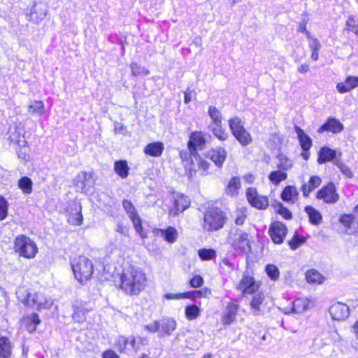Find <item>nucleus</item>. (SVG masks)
Masks as SVG:
<instances>
[{
    "mask_svg": "<svg viewBox=\"0 0 358 358\" xmlns=\"http://www.w3.org/2000/svg\"><path fill=\"white\" fill-rule=\"evenodd\" d=\"M120 289L126 294L138 296L145 289L147 283L145 273L139 268L130 266L120 275Z\"/></svg>",
    "mask_w": 358,
    "mask_h": 358,
    "instance_id": "nucleus-1",
    "label": "nucleus"
},
{
    "mask_svg": "<svg viewBox=\"0 0 358 358\" xmlns=\"http://www.w3.org/2000/svg\"><path fill=\"white\" fill-rule=\"evenodd\" d=\"M17 298L24 306L37 309H48L53 304L50 298H47L39 292L31 293L24 287H19L16 291Z\"/></svg>",
    "mask_w": 358,
    "mask_h": 358,
    "instance_id": "nucleus-2",
    "label": "nucleus"
},
{
    "mask_svg": "<svg viewBox=\"0 0 358 358\" xmlns=\"http://www.w3.org/2000/svg\"><path fill=\"white\" fill-rule=\"evenodd\" d=\"M76 278L81 283L89 280L94 273L92 262L85 256H80L71 262Z\"/></svg>",
    "mask_w": 358,
    "mask_h": 358,
    "instance_id": "nucleus-3",
    "label": "nucleus"
},
{
    "mask_svg": "<svg viewBox=\"0 0 358 358\" xmlns=\"http://www.w3.org/2000/svg\"><path fill=\"white\" fill-rule=\"evenodd\" d=\"M226 220L224 212L220 208H213L205 213L202 226L208 231H217L223 227Z\"/></svg>",
    "mask_w": 358,
    "mask_h": 358,
    "instance_id": "nucleus-4",
    "label": "nucleus"
},
{
    "mask_svg": "<svg viewBox=\"0 0 358 358\" xmlns=\"http://www.w3.org/2000/svg\"><path fill=\"white\" fill-rule=\"evenodd\" d=\"M14 250L20 256L25 258H33L38 252L36 244L29 237L24 235H19L14 241Z\"/></svg>",
    "mask_w": 358,
    "mask_h": 358,
    "instance_id": "nucleus-5",
    "label": "nucleus"
},
{
    "mask_svg": "<svg viewBox=\"0 0 358 358\" xmlns=\"http://www.w3.org/2000/svg\"><path fill=\"white\" fill-rule=\"evenodd\" d=\"M229 127L232 135L243 147L250 144L252 141L251 134L244 127L243 122L238 117H234L229 120Z\"/></svg>",
    "mask_w": 358,
    "mask_h": 358,
    "instance_id": "nucleus-6",
    "label": "nucleus"
},
{
    "mask_svg": "<svg viewBox=\"0 0 358 358\" xmlns=\"http://www.w3.org/2000/svg\"><path fill=\"white\" fill-rule=\"evenodd\" d=\"M249 234L240 229L233 230L228 238L231 246L240 251L248 253L251 250L250 242L248 238Z\"/></svg>",
    "mask_w": 358,
    "mask_h": 358,
    "instance_id": "nucleus-7",
    "label": "nucleus"
},
{
    "mask_svg": "<svg viewBox=\"0 0 358 358\" xmlns=\"http://www.w3.org/2000/svg\"><path fill=\"white\" fill-rule=\"evenodd\" d=\"M81 203L77 201H71L66 208V217L68 222L74 226H80L83 223V215L81 213Z\"/></svg>",
    "mask_w": 358,
    "mask_h": 358,
    "instance_id": "nucleus-8",
    "label": "nucleus"
},
{
    "mask_svg": "<svg viewBox=\"0 0 358 358\" xmlns=\"http://www.w3.org/2000/svg\"><path fill=\"white\" fill-rule=\"evenodd\" d=\"M246 198L249 203L257 209H266L268 206L267 196L259 194L255 187L247 189Z\"/></svg>",
    "mask_w": 358,
    "mask_h": 358,
    "instance_id": "nucleus-9",
    "label": "nucleus"
},
{
    "mask_svg": "<svg viewBox=\"0 0 358 358\" xmlns=\"http://www.w3.org/2000/svg\"><path fill=\"white\" fill-rule=\"evenodd\" d=\"M206 143V134L196 131L190 134L187 148L192 154L196 155L197 150H202L205 148Z\"/></svg>",
    "mask_w": 358,
    "mask_h": 358,
    "instance_id": "nucleus-10",
    "label": "nucleus"
},
{
    "mask_svg": "<svg viewBox=\"0 0 358 358\" xmlns=\"http://www.w3.org/2000/svg\"><path fill=\"white\" fill-rule=\"evenodd\" d=\"M287 228L285 224L281 222H275L272 223L268 229V234L275 244H281L287 234Z\"/></svg>",
    "mask_w": 358,
    "mask_h": 358,
    "instance_id": "nucleus-11",
    "label": "nucleus"
},
{
    "mask_svg": "<svg viewBox=\"0 0 358 358\" xmlns=\"http://www.w3.org/2000/svg\"><path fill=\"white\" fill-rule=\"evenodd\" d=\"M180 157L185 168L186 174L189 178H192L196 172V164L194 162V159L197 160L198 153L196 152V155L192 154L187 149V150H181Z\"/></svg>",
    "mask_w": 358,
    "mask_h": 358,
    "instance_id": "nucleus-12",
    "label": "nucleus"
},
{
    "mask_svg": "<svg viewBox=\"0 0 358 358\" xmlns=\"http://www.w3.org/2000/svg\"><path fill=\"white\" fill-rule=\"evenodd\" d=\"M316 197L327 203H334L338 200L339 195L336 193L334 184L329 182L317 192Z\"/></svg>",
    "mask_w": 358,
    "mask_h": 358,
    "instance_id": "nucleus-13",
    "label": "nucleus"
},
{
    "mask_svg": "<svg viewBox=\"0 0 358 358\" xmlns=\"http://www.w3.org/2000/svg\"><path fill=\"white\" fill-rule=\"evenodd\" d=\"M8 134V140L11 143L18 145L20 147H25L27 145V142L24 136V129L21 124H15L10 127Z\"/></svg>",
    "mask_w": 358,
    "mask_h": 358,
    "instance_id": "nucleus-14",
    "label": "nucleus"
},
{
    "mask_svg": "<svg viewBox=\"0 0 358 358\" xmlns=\"http://www.w3.org/2000/svg\"><path fill=\"white\" fill-rule=\"evenodd\" d=\"M73 182L78 191L87 193L90 189L92 175L86 171H81L75 177Z\"/></svg>",
    "mask_w": 358,
    "mask_h": 358,
    "instance_id": "nucleus-15",
    "label": "nucleus"
},
{
    "mask_svg": "<svg viewBox=\"0 0 358 358\" xmlns=\"http://www.w3.org/2000/svg\"><path fill=\"white\" fill-rule=\"evenodd\" d=\"M329 311L332 318L335 320H343L350 314L349 307L341 302H336L331 305Z\"/></svg>",
    "mask_w": 358,
    "mask_h": 358,
    "instance_id": "nucleus-16",
    "label": "nucleus"
},
{
    "mask_svg": "<svg viewBox=\"0 0 358 358\" xmlns=\"http://www.w3.org/2000/svg\"><path fill=\"white\" fill-rule=\"evenodd\" d=\"M344 129L343 124L335 117H329L327 121L321 125L318 129V133L329 131L334 134L341 132Z\"/></svg>",
    "mask_w": 358,
    "mask_h": 358,
    "instance_id": "nucleus-17",
    "label": "nucleus"
},
{
    "mask_svg": "<svg viewBox=\"0 0 358 358\" xmlns=\"http://www.w3.org/2000/svg\"><path fill=\"white\" fill-rule=\"evenodd\" d=\"M258 288L254 278L247 275L243 276L238 285V289L242 290L244 295L253 294Z\"/></svg>",
    "mask_w": 358,
    "mask_h": 358,
    "instance_id": "nucleus-18",
    "label": "nucleus"
},
{
    "mask_svg": "<svg viewBox=\"0 0 358 358\" xmlns=\"http://www.w3.org/2000/svg\"><path fill=\"white\" fill-rule=\"evenodd\" d=\"M227 151L222 147H216L208 152V157L217 166L222 167L227 158Z\"/></svg>",
    "mask_w": 358,
    "mask_h": 358,
    "instance_id": "nucleus-19",
    "label": "nucleus"
},
{
    "mask_svg": "<svg viewBox=\"0 0 358 358\" xmlns=\"http://www.w3.org/2000/svg\"><path fill=\"white\" fill-rule=\"evenodd\" d=\"M190 204V201L187 196L180 195L174 200V207L169 210V215L176 216L179 213L183 212Z\"/></svg>",
    "mask_w": 358,
    "mask_h": 358,
    "instance_id": "nucleus-20",
    "label": "nucleus"
},
{
    "mask_svg": "<svg viewBox=\"0 0 358 358\" xmlns=\"http://www.w3.org/2000/svg\"><path fill=\"white\" fill-rule=\"evenodd\" d=\"M48 11L46 3L43 2L35 3L30 14L31 19L36 22H39L45 17Z\"/></svg>",
    "mask_w": 358,
    "mask_h": 358,
    "instance_id": "nucleus-21",
    "label": "nucleus"
},
{
    "mask_svg": "<svg viewBox=\"0 0 358 358\" xmlns=\"http://www.w3.org/2000/svg\"><path fill=\"white\" fill-rule=\"evenodd\" d=\"M159 322V336H170L176 328V322L172 318H163Z\"/></svg>",
    "mask_w": 358,
    "mask_h": 358,
    "instance_id": "nucleus-22",
    "label": "nucleus"
},
{
    "mask_svg": "<svg viewBox=\"0 0 358 358\" xmlns=\"http://www.w3.org/2000/svg\"><path fill=\"white\" fill-rule=\"evenodd\" d=\"M358 87V77L349 76L344 82L339 83L336 85L337 90L341 93H346Z\"/></svg>",
    "mask_w": 358,
    "mask_h": 358,
    "instance_id": "nucleus-23",
    "label": "nucleus"
},
{
    "mask_svg": "<svg viewBox=\"0 0 358 358\" xmlns=\"http://www.w3.org/2000/svg\"><path fill=\"white\" fill-rule=\"evenodd\" d=\"M164 150V145L162 142L156 141L148 143L144 148V152L151 157H160Z\"/></svg>",
    "mask_w": 358,
    "mask_h": 358,
    "instance_id": "nucleus-24",
    "label": "nucleus"
},
{
    "mask_svg": "<svg viewBox=\"0 0 358 358\" xmlns=\"http://www.w3.org/2000/svg\"><path fill=\"white\" fill-rule=\"evenodd\" d=\"M295 132L297 134L300 145L303 151H309L313 145V141L310 137L306 134L304 131L299 126L294 127Z\"/></svg>",
    "mask_w": 358,
    "mask_h": 358,
    "instance_id": "nucleus-25",
    "label": "nucleus"
},
{
    "mask_svg": "<svg viewBox=\"0 0 358 358\" xmlns=\"http://www.w3.org/2000/svg\"><path fill=\"white\" fill-rule=\"evenodd\" d=\"M238 309V305L235 303L227 304L222 316V322L224 324H230L234 321Z\"/></svg>",
    "mask_w": 358,
    "mask_h": 358,
    "instance_id": "nucleus-26",
    "label": "nucleus"
},
{
    "mask_svg": "<svg viewBox=\"0 0 358 358\" xmlns=\"http://www.w3.org/2000/svg\"><path fill=\"white\" fill-rule=\"evenodd\" d=\"M318 155L317 162L320 164H322L335 159L336 157V152L335 150L324 146L320 148Z\"/></svg>",
    "mask_w": 358,
    "mask_h": 358,
    "instance_id": "nucleus-27",
    "label": "nucleus"
},
{
    "mask_svg": "<svg viewBox=\"0 0 358 358\" xmlns=\"http://www.w3.org/2000/svg\"><path fill=\"white\" fill-rule=\"evenodd\" d=\"M156 233L157 235L162 236L166 241L170 243H174L178 238V231L176 229L173 227H169L165 229H157Z\"/></svg>",
    "mask_w": 358,
    "mask_h": 358,
    "instance_id": "nucleus-28",
    "label": "nucleus"
},
{
    "mask_svg": "<svg viewBox=\"0 0 358 358\" xmlns=\"http://www.w3.org/2000/svg\"><path fill=\"white\" fill-rule=\"evenodd\" d=\"M299 192L296 188L292 185L286 186L281 193V199L282 201L294 203L297 199Z\"/></svg>",
    "mask_w": 358,
    "mask_h": 358,
    "instance_id": "nucleus-29",
    "label": "nucleus"
},
{
    "mask_svg": "<svg viewBox=\"0 0 358 358\" xmlns=\"http://www.w3.org/2000/svg\"><path fill=\"white\" fill-rule=\"evenodd\" d=\"M321 179L319 176H313L309 179L308 184L305 183L301 187L303 195L308 197L309 194L321 184Z\"/></svg>",
    "mask_w": 358,
    "mask_h": 358,
    "instance_id": "nucleus-30",
    "label": "nucleus"
},
{
    "mask_svg": "<svg viewBox=\"0 0 358 358\" xmlns=\"http://www.w3.org/2000/svg\"><path fill=\"white\" fill-rule=\"evenodd\" d=\"M27 112L31 115L41 116L45 113V106L42 101H30L27 106Z\"/></svg>",
    "mask_w": 358,
    "mask_h": 358,
    "instance_id": "nucleus-31",
    "label": "nucleus"
},
{
    "mask_svg": "<svg viewBox=\"0 0 358 358\" xmlns=\"http://www.w3.org/2000/svg\"><path fill=\"white\" fill-rule=\"evenodd\" d=\"M12 348V344L8 338L0 336V358H10Z\"/></svg>",
    "mask_w": 358,
    "mask_h": 358,
    "instance_id": "nucleus-32",
    "label": "nucleus"
},
{
    "mask_svg": "<svg viewBox=\"0 0 358 358\" xmlns=\"http://www.w3.org/2000/svg\"><path fill=\"white\" fill-rule=\"evenodd\" d=\"M309 301L306 298H299L295 299L291 306V312L300 314L308 308Z\"/></svg>",
    "mask_w": 358,
    "mask_h": 358,
    "instance_id": "nucleus-33",
    "label": "nucleus"
},
{
    "mask_svg": "<svg viewBox=\"0 0 358 358\" xmlns=\"http://www.w3.org/2000/svg\"><path fill=\"white\" fill-rule=\"evenodd\" d=\"M305 212L308 214L310 222L313 225H319L322 220L321 213L311 206L305 207Z\"/></svg>",
    "mask_w": 358,
    "mask_h": 358,
    "instance_id": "nucleus-34",
    "label": "nucleus"
},
{
    "mask_svg": "<svg viewBox=\"0 0 358 358\" xmlns=\"http://www.w3.org/2000/svg\"><path fill=\"white\" fill-rule=\"evenodd\" d=\"M208 128L213 134L221 141H227L229 136L226 129L222 127V124L209 125Z\"/></svg>",
    "mask_w": 358,
    "mask_h": 358,
    "instance_id": "nucleus-35",
    "label": "nucleus"
},
{
    "mask_svg": "<svg viewBox=\"0 0 358 358\" xmlns=\"http://www.w3.org/2000/svg\"><path fill=\"white\" fill-rule=\"evenodd\" d=\"M114 171L122 178H125L129 175V167L125 160H118L114 163Z\"/></svg>",
    "mask_w": 358,
    "mask_h": 358,
    "instance_id": "nucleus-36",
    "label": "nucleus"
},
{
    "mask_svg": "<svg viewBox=\"0 0 358 358\" xmlns=\"http://www.w3.org/2000/svg\"><path fill=\"white\" fill-rule=\"evenodd\" d=\"M241 187V182L238 177H233L229 181L226 187L225 192L227 195L231 196H235L238 194V191Z\"/></svg>",
    "mask_w": 358,
    "mask_h": 358,
    "instance_id": "nucleus-37",
    "label": "nucleus"
},
{
    "mask_svg": "<svg viewBox=\"0 0 358 358\" xmlns=\"http://www.w3.org/2000/svg\"><path fill=\"white\" fill-rule=\"evenodd\" d=\"M265 299L264 295L262 293L255 294L250 302L251 308L253 310L254 315H260L261 308L260 306Z\"/></svg>",
    "mask_w": 358,
    "mask_h": 358,
    "instance_id": "nucleus-38",
    "label": "nucleus"
},
{
    "mask_svg": "<svg viewBox=\"0 0 358 358\" xmlns=\"http://www.w3.org/2000/svg\"><path fill=\"white\" fill-rule=\"evenodd\" d=\"M107 203H103V210L109 215H114L117 208V200L114 196H106Z\"/></svg>",
    "mask_w": 358,
    "mask_h": 358,
    "instance_id": "nucleus-39",
    "label": "nucleus"
},
{
    "mask_svg": "<svg viewBox=\"0 0 358 358\" xmlns=\"http://www.w3.org/2000/svg\"><path fill=\"white\" fill-rule=\"evenodd\" d=\"M208 113L212 121L210 125H217L222 124V113L215 106H210L208 107Z\"/></svg>",
    "mask_w": 358,
    "mask_h": 358,
    "instance_id": "nucleus-40",
    "label": "nucleus"
},
{
    "mask_svg": "<svg viewBox=\"0 0 358 358\" xmlns=\"http://www.w3.org/2000/svg\"><path fill=\"white\" fill-rule=\"evenodd\" d=\"M287 174L281 170L273 171L268 175V180L275 185H278L280 182L286 180Z\"/></svg>",
    "mask_w": 358,
    "mask_h": 358,
    "instance_id": "nucleus-41",
    "label": "nucleus"
},
{
    "mask_svg": "<svg viewBox=\"0 0 358 358\" xmlns=\"http://www.w3.org/2000/svg\"><path fill=\"white\" fill-rule=\"evenodd\" d=\"M18 187L24 194H31L32 192L33 182L29 177L24 176L18 180Z\"/></svg>",
    "mask_w": 358,
    "mask_h": 358,
    "instance_id": "nucleus-42",
    "label": "nucleus"
},
{
    "mask_svg": "<svg viewBox=\"0 0 358 358\" xmlns=\"http://www.w3.org/2000/svg\"><path fill=\"white\" fill-rule=\"evenodd\" d=\"M306 278L308 282L322 283L323 282V276L316 270H308L306 273Z\"/></svg>",
    "mask_w": 358,
    "mask_h": 358,
    "instance_id": "nucleus-43",
    "label": "nucleus"
},
{
    "mask_svg": "<svg viewBox=\"0 0 358 358\" xmlns=\"http://www.w3.org/2000/svg\"><path fill=\"white\" fill-rule=\"evenodd\" d=\"M278 158L279 162L277 165V167L278 168L279 170L287 171L292 167V166H293L292 161L290 160L286 156L280 155H278Z\"/></svg>",
    "mask_w": 358,
    "mask_h": 358,
    "instance_id": "nucleus-44",
    "label": "nucleus"
},
{
    "mask_svg": "<svg viewBox=\"0 0 358 358\" xmlns=\"http://www.w3.org/2000/svg\"><path fill=\"white\" fill-rule=\"evenodd\" d=\"M198 255L203 261L211 260L216 257V251L211 248H202L198 251Z\"/></svg>",
    "mask_w": 358,
    "mask_h": 358,
    "instance_id": "nucleus-45",
    "label": "nucleus"
},
{
    "mask_svg": "<svg viewBox=\"0 0 358 358\" xmlns=\"http://www.w3.org/2000/svg\"><path fill=\"white\" fill-rule=\"evenodd\" d=\"M148 343V341L143 337L135 338L134 336L130 337L129 345L131 349L137 351L141 345H146Z\"/></svg>",
    "mask_w": 358,
    "mask_h": 358,
    "instance_id": "nucleus-46",
    "label": "nucleus"
},
{
    "mask_svg": "<svg viewBox=\"0 0 358 358\" xmlns=\"http://www.w3.org/2000/svg\"><path fill=\"white\" fill-rule=\"evenodd\" d=\"M131 70L133 76H147L150 73L148 69H146L144 66H140L135 62H132L131 64Z\"/></svg>",
    "mask_w": 358,
    "mask_h": 358,
    "instance_id": "nucleus-47",
    "label": "nucleus"
},
{
    "mask_svg": "<svg viewBox=\"0 0 358 358\" xmlns=\"http://www.w3.org/2000/svg\"><path fill=\"white\" fill-rule=\"evenodd\" d=\"M200 314V309L196 305L187 306L185 308V315L189 320L196 319Z\"/></svg>",
    "mask_w": 358,
    "mask_h": 358,
    "instance_id": "nucleus-48",
    "label": "nucleus"
},
{
    "mask_svg": "<svg viewBox=\"0 0 358 358\" xmlns=\"http://www.w3.org/2000/svg\"><path fill=\"white\" fill-rule=\"evenodd\" d=\"M355 220V217L352 214H343L339 217V222L347 228V230L351 229Z\"/></svg>",
    "mask_w": 358,
    "mask_h": 358,
    "instance_id": "nucleus-49",
    "label": "nucleus"
},
{
    "mask_svg": "<svg viewBox=\"0 0 358 358\" xmlns=\"http://www.w3.org/2000/svg\"><path fill=\"white\" fill-rule=\"evenodd\" d=\"M129 341L130 338H127L125 336H120L116 340L115 345L118 350L122 352L127 349V346L130 347Z\"/></svg>",
    "mask_w": 358,
    "mask_h": 358,
    "instance_id": "nucleus-50",
    "label": "nucleus"
},
{
    "mask_svg": "<svg viewBox=\"0 0 358 358\" xmlns=\"http://www.w3.org/2000/svg\"><path fill=\"white\" fill-rule=\"evenodd\" d=\"M266 272L268 276L273 280L278 279L280 271L278 268L273 264H268L266 267Z\"/></svg>",
    "mask_w": 358,
    "mask_h": 358,
    "instance_id": "nucleus-51",
    "label": "nucleus"
},
{
    "mask_svg": "<svg viewBox=\"0 0 358 358\" xmlns=\"http://www.w3.org/2000/svg\"><path fill=\"white\" fill-rule=\"evenodd\" d=\"M122 206L129 217H134L137 213L136 208L131 201L124 199L122 201Z\"/></svg>",
    "mask_w": 358,
    "mask_h": 358,
    "instance_id": "nucleus-52",
    "label": "nucleus"
},
{
    "mask_svg": "<svg viewBox=\"0 0 358 358\" xmlns=\"http://www.w3.org/2000/svg\"><path fill=\"white\" fill-rule=\"evenodd\" d=\"M8 207V201L3 196L0 195V220H3L7 217Z\"/></svg>",
    "mask_w": 358,
    "mask_h": 358,
    "instance_id": "nucleus-53",
    "label": "nucleus"
},
{
    "mask_svg": "<svg viewBox=\"0 0 358 358\" xmlns=\"http://www.w3.org/2000/svg\"><path fill=\"white\" fill-rule=\"evenodd\" d=\"M335 164L339 168L341 173L346 177L351 178L353 177V173L351 169L341 161L336 160Z\"/></svg>",
    "mask_w": 358,
    "mask_h": 358,
    "instance_id": "nucleus-54",
    "label": "nucleus"
},
{
    "mask_svg": "<svg viewBox=\"0 0 358 358\" xmlns=\"http://www.w3.org/2000/svg\"><path fill=\"white\" fill-rule=\"evenodd\" d=\"M304 242V238L297 234H294L293 238L289 241L288 244L292 250H296L300 247Z\"/></svg>",
    "mask_w": 358,
    "mask_h": 358,
    "instance_id": "nucleus-55",
    "label": "nucleus"
},
{
    "mask_svg": "<svg viewBox=\"0 0 358 358\" xmlns=\"http://www.w3.org/2000/svg\"><path fill=\"white\" fill-rule=\"evenodd\" d=\"M115 232L121 234L124 237L129 236V228L123 224L122 222H118L115 227Z\"/></svg>",
    "mask_w": 358,
    "mask_h": 358,
    "instance_id": "nucleus-56",
    "label": "nucleus"
},
{
    "mask_svg": "<svg viewBox=\"0 0 358 358\" xmlns=\"http://www.w3.org/2000/svg\"><path fill=\"white\" fill-rule=\"evenodd\" d=\"M189 284L191 287L194 288H198L202 286L203 284V279L201 275H196L193 276L192 278L189 280Z\"/></svg>",
    "mask_w": 358,
    "mask_h": 358,
    "instance_id": "nucleus-57",
    "label": "nucleus"
},
{
    "mask_svg": "<svg viewBox=\"0 0 358 358\" xmlns=\"http://www.w3.org/2000/svg\"><path fill=\"white\" fill-rule=\"evenodd\" d=\"M346 25L350 31L354 32L357 36H358V24H355L353 17H350L348 18L346 22Z\"/></svg>",
    "mask_w": 358,
    "mask_h": 358,
    "instance_id": "nucleus-58",
    "label": "nucleus"
},
{
    "mask_svg": "<svg viewBox=\"0 0 358 358\" xmlns=\"http://www.w3.org/2000/svg\"><path fill=\"white\" fill-rule=\"evenodd\" d=\"M186 293H179V294H171V293H166L164 294V298L167 300H176V299H180L187 297Z\"/></svg>",
    "mask_w": 358,
    "mask_h": 358,
    "instance_id": "nucleus-59",
    "label": "nucleus"
},
{
    "mask_svg": "<svg viewBox=\"0 0 358 358\" xmlns=\"http://www.w3.org/2000/svg\"><path fill=\"white\" fill-rule=\"evenodd\" d=\"M73 313L72 315V317L75 322H80L84 320L85 316H83L80 313L77 311V303H74L73 304Z\"/></svg>",
    "mask_w": 358,
    "mask_h": 358,
    "instance_id": "nucleus-60",
    "label": "nucleus"
},
{
    "mask_svg": "<svg viewBox=\"0 0 358 358\" xmlns=\"http://www.w3.org/2000/svg\"><path fill=\"white\" fill-rule=\"evenodd\" d=\"M197 162V166L199 169H202L203 171H207L209 168L210 163L201 159V157L198 155L197 160H195Z\"/></svg>",
    "mask_w": 358,
    "mask_h": 358,
    "instance_id": "nucleus-61",
    "label": "nucleus"
},
{
    "mask_svg": "<svg viewBox=\"0 0 358 358\" xmlns=\"http://www.w3.org/2000/svg\"><path fill=\"white\" fill-rule=\"evenodd\" d=\"M145 329L148 331L149 332H159V322L157 321L154 322L150 324H147L144 327Z\"/></svg>",
    "mask_w": 358,
    "mask_h": 358,
    "instance_id": "nucleus-62",
    "label": "nucleus"
},
{
    "mask_svg": "<svg viewBox=\"0 0 358 358\" xmlns=\"http://www.w3.org/2000/svg\"><path fill=\"white\" fill-rule=\"evenodd\" d=\"M245 215L243 211H237L236 213V217H235V223L237 225H242L245 220Z\"/></svg>",
    "mask_w": 358,
    "mask_h": 358,
    "instance_id": "nucleus-63",
    "label": "nucleus"
},
{
    "mask_svg": "<svg viewBox=\"0 0 358 358\" xmlns=\"http://www.w3.org/2000/svg\"><path fill=\"white\" fill-rule=\"evenodd\" d=\"M278 213L285 219L289 220L292 217V213L285 207L280 206Z\"/></svg>",
    "mask_w": 358,
    "mask_h": 358,
    "instance_id": "nucleus-64",
    "label": "nucleus"
}]
</instances>
